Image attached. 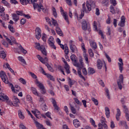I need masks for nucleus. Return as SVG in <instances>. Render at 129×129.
Returning <instances> with one entry per match:
<instances>
[{
    "label": "nucleus",
    "mask_w": 129,
    "mask_h": 129,
    "mask_svg": "<svg viewBox=\"0 0 129 129\" xmlns=\"http://www.w3.org/2000/svg\"><path fill=\"white\" fill-rule=\"evenodd\" d=\"M46 116L52 120V117H51V113L50 112H47L45 113Z\"/></svg>",
    "instance_id": "nucleus-61"
},
{
    "label": "nucleus",
    "mask_w": 129,
    "mask_h": 129,
    "mask_svg": "<svg viewBox=\"0 0 129 129\" xmlns=\"http://www.w3.org/2000/svg\"><path fill=\"white\" fill-rule=\"evenodd\" d=\"M46 21L50 25V26H52V23H51V20L48 17L45 18Z\"/></svg>",
    "instance_id": "nucleus-56"
},
{
    "label": "nucleus",
    "mask_w": 129,
    "mask_h": 129,
    "mask_svg": "<svg viewBox=\"0 0 129 129\" xmlns=\"http://www.w3.org/2000/svg\"><path fill=\"white\" fill-rule=\"evenodd\" d=\"M52 25H53V26H54V27H57L58 26V23H57V21H56V20L52 18Z\"/></svg>",
    "instance_id": "nucleus-49"
},
{
    "label": "nucleus",
    "mask_w": 129,
    "mask_h": 129,
    "mask_svg": "<svg viewBox=\"0 0 129 129\" xmlns=\"http://www.w3.org/2000/svg\"><path fill=\"white\" fill-rule=\"evenodd\" d=\"M18 116L20 119H25V115L23 114V112H22L21 110H19L18 111Z\"/></svg>",
    "instance_id": "nucleus-26"
},
{
    "label": "nucleus",
    "mask_w": 129,
    "mask_h": 129,
    "mask_svg": "<svg viewBox=\"0 0 129 129\" xmlns=\"http://www.w3.org/2000/svg\"><path fill=\"white\" fill-rule=\"evenodd\" d=\"M52 12H53V15L55 18H57V12H56V9L55 8H53L52 9Z\"/></svg>",
    "instance_id": "nucleus-55"
},
{
    "label": "nucleus",
    "mask_w": 129,
    "mask_h": 129,
    "mask_svg": "<svg viewBox=\"0 0 129 129\" xmlns=\"http://www.w3.org/2000/svg\"><path fill=\"white\" fill-rule=\"evenodd\" d=\"M83 56H84V58L86 61V64H89V61H88V54L85 53V54H84Z\"/></svg>",
    "instance_id": "nucleus-43"
},
{
    "label": "nucleus",
    "mask_w": 129,
    "mask_h": 129,
    "mask_svg": "<svg viewBox=\"0 0 129 129\" xmlns=\"http://www.w3.org/2000/svg\"><path fill=\"white\" fill-rule=\"evenodd\" d=\"M0 77L4 83L6 84H9L10 86L11 87L12 91H13V92H16V91H18V90L15 89L13 84L10 82V81H9V79H8V78L7 77V76L4 71H1L0 72Z\"/></svg>",
    "instance_id": "nucleus-1"
},
{
    "label": "nucleus",
    "mask_w": 129,
    "mask_h": 129,
    "mask_svg": "<svg viewBox=\"0 0 129 129\" xmlns=\"http://www.w3.org/2000/svg\"><path fill=\"white\" fill-rule=\"evenodd\" d=\"M0 57L2 59H5L6 57H7V54H6V52L5 51H1L0 52Z\"/></svg>",
    "instance_id": "nucleus-37"
},
{
    "label": "nucleus",
    "mask_w": 129,
    "mask_h": 129,
    "mask_svg": "<svg viewBox=\"0 0 129 129\" xmlns=\"http://www.w3.org/2000/svg\"><path fill=\"white\" fill-rule=\"evenodd\" d=\"M92 101L94 102V104H95V105H98V101L97 100V99L92 97Z\"/></svg>",
    "instance_id": "nucleus-52"
},
{
    "label": "nucleus",
    "mask_w": 129,
    "mask_h": 129,
    "mask_svg": "<svg viewBox=\"0 0 129 129\" xmlns=\"http://www.w3.org/2000/svg\"><path fill=\"white\" fill-rule=\"evenodd\" d=\"M90 45L92 49H93L94 50H95V49L97 48V45H96V43L94 42V41H90Z\"/></svg>",
    "instance_id": "nucleus-22"
},
{
    "label": "nucleus",
    "mask_w": 129,
    "mask_h": 129,
    "mask_svg": "<svg viewBox=\"0 0 129 129\" xmlns=\"http://www.w3.org/2000/svg\"><path fill=\"white\" fill-rule=\"evenodd\" d=\"M63 63H64V69H66V72L67 73V74H70V66H69V64L67 63V61H65V59L63 60Z\"/></svg>",
    "instance_id": "nucleus-15"
},
{
    "label": "nucleus",
    "mask_w": 129,
    "mask_h": 129,
    "mask_svg": "<svg viewBox=\"0 0 129 129\" xmlns=\"http://www.w3.org/2000/svg\"><path fill=\"white\" fill-rule=\"evenodd\" d=\"M89 74H94L95 73V70L92 68H89L88 69Z\"/></svg>",
    "instance_id": "nucleus-34"
},
{
    "label": "nucleus",
    "mask_w": 129,
    "mask_h": 129,
    "mask_svg": "<svg viewBox=\"0 0 129 129\" xmlns=\"http://www.w3.org/2000/svg\"><path fill=\"white\" fill-rule=\"evenodd\" d=\"M110 12L113 15H114L115 14V10L114 9V7H113L112 6H110Z\"/></svg>",
    "instance_id": "nucleus-48"
},
{
    "label": "nucleus",
    "mask_w": 129,
    "mask_h": 129,
    "mask_svg": "<svg viewBox=\"0 0 129 129\" xmlns=\"http://www.w3.org/2000/svg\"><path fill=\"white\" fill-rule=\"evenodd\" d=\"M38 97H40L39 101L40 102H41V103H42V104H44V103H45L44 101V98H43V97H42L40 95H39V96H38Z\"/></svg>",
    "instance_id": "nucleus-54"
},
{
    "label": "nucleus",
    "mask_w": 129,
    "mask_h": 129,
    "mask_svg": "<svg viewBox=\"0 0 129 129\" xmlns=\"http://www.w3.org/2000/svg\"><path fill=\"white\" fill-rule=\"evenodd\" d=\"M41 32L42 31L41 30V29L39 27H36L35 30V38H36L37 40H40L41 36Z\"/></svg>",
    "instance_id": "nucleus-13"
},
{
    "label": "nucleus",
    "mask_w": 129,
    "mask_h": 129,
    "mask_svg": "<svg viewBox=\"0 0 129 129\" xmlns=\"http://www.w3.org/2000/svg\"><path fill=\"white\" fill-rule=\"evenodd\" d=\"M30 90L32 92L33 94L36 95V96H40V95H39V93H38L37 89L32 87L30 89Z\"/></svg>",
    "instance_id": "nucleus-21"
},
{
    "label": "nucleus",
    "mask_w": 129,
    "mask_h": 129,
    "mask_svg": "<svg viewBox=\"0 0 129 129\" xmlns=\"http://www.w3.org/2000/svg\"><path fill=\"white\" fill-rule=\"evenodd\" d=\"M18 59L19 61H20V62H21L22 63H23L25 65L27 64V63L26 62V60H25V59L23 58V57L18 56Z\"/></svg>",
    "instance_id": "nucleus-38"
},
{
    "label": "nucleus",
    "mask_w": 129,
    "mask_h": 129,
    "mask_svg": "<svg viewBox=\"0 0 129 129\" xmlns=\"http://www.w3.org/2000/svg\"><path fill=\"white\" fill-rule=\"evenodd\" d=\"M70 106L72 113L75 114V113H76V109H75V108L74 107V106L72 105V104H71V103H70Z\"/></svg>",
    "instance_id": "nucleus-35"
},
{
    "label": "nucleus",
    "mask_w": 129,
    "mask_h": 129,
    "mask_svg": "<svg viewBox=\"0 0 129 129\" xmlns=\"http://www.w3.org/2000/svg\"><path fill=\"white\" fill-rule=\"evenodd\" d=\"M13 100H14L13 105L16 107L19 106V104L20 103V100H19V99L17 97H16V96H13Z\"/></svg>",
    "instance_id": "nucleus-18"
},
{
    "label": "nucleus",
    "mask_w": 129,
    "mask_h": 129,
    "mask_svg": "<svg viewBox=\"0 0 129 129\" xmlns=\"http://www.w3.org/2000/svg\"><path fill=\"white\" fill-rule=\"evenodd\" d=\"M88 53L90 55V57H91V58H93V57H94V53H93V51H92V49H89Z\"/></svg>",
    "instance_id": "nucleus-36"
},
{
    "label": "nucleus",
    "mask_w": 129,
    "mask_h": 129,
    "mask_svg": "<svg viewBox=\"0 0 129 129\" xmlns=\"http://www.w3.org/2000/svg\"><path fill=\"white\" fill-rule=\"evenodd\" d=\"M55 31L59 36H63V32H62V30H61L60 27H58V26H56Z\"/></svg>",
    "instance_id": "nucleus-24"
},
{
    "label": "nucleus",
    "mask_w": 129,
    "mask_h": 129,
    "mask_svg": "<svg viewBox=\"0 0 129 129\" xmlns=\"http://www.w3.org/2000/svg\"><path fill=\"white\" fill-rule=\"evenodd\" d=\"M0 97H2L3 99H5V100H9V98L6 94L0 93Z\"/></svg>",
    "instance_id": "nucleus-31"
},
{
    "label": "nucleus",
    "mask_w": 129,
    "mask_h": 129,
    "mask_svg": "<svg viewBox=\"0 0 129 129\" xmlns=\"http://www.w3.org/2000/svg\"><path fill=\"white\" fill-rule=\"evenodd\" d=\"M45 66L47 67L49 71H50V72H54V70H53V68L51 66H49V63H45Z\"/></svg>",
    "instance_id": "nucleus-41"
},
{
    "label": "nucleus",
    "mask_w": 129,
    "mask_h": 129,
    "mask_svg": "<svg viewBox=\"0 0 129 129\" xmlns=\"http://www.w3.org/2000/svg\"><path fill=\"white\" fill-rule=\"evenodd\" d=\"M64 53L66 54V58H67V57H68L67 56V55H68V54L69 53V50L68 49V47L67 46H64Z\"/></svg>",
    "instance_id": "nucleus-40"
},
{
    "label": "nucleus",
    "mask_w": 129,
    "mask_h": 129,
    "mask_svg": "<svg viewBox=\"0 0 129 129\" xmlns=\"http://www.w3.org/2000/svg\"><path fill=\"white\" fill-rule=\"evenodd\" d=\"M118 61L120 62L118 63L119 66V70L120 71V73H122V70H123V62H122V59L119 58Z\"/></svg>",
    "instance_id": "nucleus-16"
},
{
    "label": "nucleus",
    "mask_w": 129,
    "mask_h": 129,
    "mask_svg": "<svg viewBox=\"0 0 129 129\" xmlns=\"http://www.w3.org/2000/svg\"><path fill=\"white\" fill-rule=\"evenodd\" d=\"M82 69V72L84 75H87V70H86V68H83Z\"/></svg>",
    "instance_id": "nucleus-58"
},
{
    "label": "nucleus",
    "mask_w": 129,
    "mask_h": 129,
    "mask_svg": "<svg viewBox=\"0 0 129 129\" xmlns=\"http://www.w3.org/2000/svg\"><path fill=\"white\" fill-rule=\"evenodd\" d=\"M16 14L18 16H24V13L23 11H17Z\"/></svg>",
    "instance_id": "nucleus-62"
},
{
    "label": "nucleus",
    "mask_w": 129,
    "mask_h": 129,
    "mask_svg": "<svg viewBox=\"0 0 129 129\" xmlns=\"http://www.w3.org/2000/svg\"><path fill=\"white\" fill-rule=\"evenodd\" d=\"M36 83H37V84H38L37 85V86H38V87H39V88L40 89H42L45 88V87L44 86V85H43V84L40 83L39 81H37Z\"/></svg>",
    "instance_id": "nucleus-46"
},
{
    "label": "nucleus",
    "mask_w": 129,
    "mask_h": 129,
    "mask_svg": "<svg viewBox=\"0 0 129 129\" xmlns=\"http://www.w3.org/2000/svg\"><path fill=\"white\" fill-rule=\"evenodd\" d=\"M42 110L44 111H46V110H48V107H47V105H46V103H43L42 104Z\"/></svg>",
    "instance_id": "nucleus-50"
},
{
    "label": "nucleus",
    "mask_w": 129,
    "mask_h": 129,
    "mask_svg": "<svg viewBox=\"0 0 129 129\" xmlns=\"http://www.w3.org/2000/svg\"><path fill=\"white\" fill-rule=\"evenodd\" d=\"M82 29L84 31H86V30L90 31V25L87 23L86 20H83L82 22Z\"/></svg>",
    "instance_id": "nucleus-9"
},
{
    "label": "nucleus",
    "mask_w": 129,
    "mask_h": 129,
    "mask_svg": "<svg viewBox=\"0 0 129 129\" xmlns=\"http://www.w3.org/2000/svg\"><path fill=\"white\" fill-rule=\"evenodd\" d=\"M36 48L38 49L39 51H41L42 54L44 55V56H47V50H46V48H45V46L43 45H40V43L37 42L35 43Z\"/></svg>",
    "instance_id": "nucleus-5"
},
{
    "label": "nucleus",
    "mask_w": 129,
    "mask_h": 129,
    "mask_svg": "<svg viewBox=\"0 0 129 129\" xmlns=\"http://www.w3.org/2000/svg\"><path fill=\"white\" fill-rule=\"evenodd\" d=\"M48 43L51 49H54V50H56L57 47L54 44L55 40H54V37L50 36L48 40Z\"/></svg>",
    "instance_id": "nucleus-8"
},
{
    "label": "nucleus",
    "mask_w": 129,
    "mask_h": 129,
    "mask_svg": "<svg viewBox=\"0 0 129 129\" xmlns=\"http://www.w3.org/2000/svg\"><path fill=\"white\" fill-rule=\"evenodd\" d=\"M73 123L75 127H76L77 128H78V127H79L81 125V123H80V121H79V120L77 119H74L73 121Z\"/></svg>",
    "instance_id": "nucleus-17"
},
{
    "label": "nucleus",
    "mask_w": 129,
    "mask_h": 129,
    "mask_svg": "<svg viewBox=\"0 0 129 129\" xmlns=\"http://www.w3.org/2000/svg\"><path fill=\"white\" fill-rule=\"evenodd\" d=\"M86 7H85V4H83L82 5V11H81V19L82 18H83L84 17V12L86 13L87 14H88L91 12L92 9H91V5L90 3H88V1H87L86 2Z\"/></svg>",
    "instance_id": "nucleus-3"
},
{
    "label": "nucleus",
    "mask_w": 129,
    "mask_h": 129,
    "mask_svg": "<svg viewBox=\"0 0 129 129\" xmlns=\"http://www.w3.org/2000/svg\"><path fill=\"white\" fill-rule=\"evenodd\" d=\"M70 58H71V60L72 61L73 63V65H74V64H75V63L77 62V59H76V56L74 54H72L70 56Z\"/></svg>",
    "instance_id": "nucleus-29"
},
{
    "label": "nucleus",
    "mask_w": 129,
    "mask_h": 129,
    "mask_svg": "<svg viewBox=\"0 0 129 129\" xmlns=\"http://www.w3.org/2000/svg\"><path fill=\"white\" fill-rule=\"evenodd\" d=\"M0 16L2 17V19L4 21L9 20V15H6L5 13V8L3 6L0 7Z\"/></svg>",
    "instance_id": "nucleus-6"
},
{
    "label": "nucleus",
    "mask_w": 129,
    "mask_h": 129,
    "mask_svg": "<svg viewBox=\"0 0 129 129\" xmlns=\"http://www.w3.org/2000/svg\"><path fill=\"white\" fill-rule=\"evenodd\" d=\"M59 9L63 18L64 19L65 21H66L67 23L69 24V19L68 18V15H67V13L64 12V10H63V8H62V7H60Z\"/></svg>",
    "instance_id": "nucleus-11"
},
{
    "label": "nucleus",
    "mask_w": 129,
    "mask_h": 129,
    "mask_svg": "<svg viewBox=\"0 0 129 129\" xmlns=\"http://www.w3.org/2000/svg\"><path fill=\"white\" fill-rule=\"evenodd\" d=\"M117 82H120L123 83V75L122 74L120 75L119 77V79L117 81Z\"/></svg>",
    "instance_id": "nucleus-47"
},
{
    "label": "nucleus",
    "mask_w": 129,
    "mask_h": 129,
    "mask_svg": "<svg viewBox=\"0 0 129 129\" xmlns=\"http://www.w3.org/2000/svg\"><path fill=\"white\" fill-rule=\"evenodd\" d=\"M19 81L20 82H21V83H22V84H26V80H25V79H24L22 78H21L20 79H19Z\"/></svg>",
    "instance_id": "nucleus-60"
},
{
    "label": "nucleus",
    "mask_w": 129,
    "mask_h": 129,
    "mask_svg": "<svg viewBox=\"0 0 129 129\" xmlns=\"http://www.w3.org/2000/svg\"><path fill=\"white\" fill-rule=\"evenodd\" d=\"M40 71H41V73L42 74H43V75H45V76H46V77H47V78H48L50 80H52V81H55V79L54 78L53 76L51 75L50 74L46 73L45 71H44V69H43V68H41Z\"/></svg>",
    "instance_id": "nucleus-12"
},
{
    "label": "nucleus",
    "mask_w": 129,
    "mask_h": 129,
    "mask_svg": "<svg viewBox=\"0 0 129 129\" xmlns=\"http://www.w3.org/2000/svg\"><path fill=\"white\" fill-rule=\"evenodd\" d=\"M74 100H75V102L77 104H79V105H82V103H81L78 99L76 98H74Z\"/></svg>",
    "instance_id": "nucleus-53"
},
{
    "label": "nucleus",
    "mask_w": 129,
    "mask_h": 129,
    "mask_svg": "<svg viewBox=\"0 0 129 129\" xmlns=\"http://www.w3.org/2000/svg\"><path fill=\"white\" fill-rule=\"evenodd\" d=\"M10 1L11 4H13V5H17L19 4L18 1H17L16 0H10Z\"/></svg>",
    "instance_id": "nucleus-63"
},
{
    "label": "nucleus",
    "mask_w": 129,
    "mask_h": 129,
    "mask_svg": "<svg viewBox=\"0 0 129 129\" xmlns=\"http://www.w3.org/2000/svg\"><path fill=\"white\" fill-rule=\"evenodd\" d=\"M37 2V0H31V4H33V8L34 10H36V9H37L38 12H41V10H42V12L44 13L45 14L47 13L48 12V10L47 9H44V7L43 5H42V3L38 4H35Z\"/></svg>",
    "instance_id": "nucleus-2"
},
{
    "label": "nucleus",
    "mask_w": 129,
    "mask_h": 129,
    "mask_svg": "<svg viewBox=\"0 0 129 129\" xmlns=\"http://www.w3.org/2000/svg\"><path fill=\"white\" fill-rule=\"evenodd\" d=\"M8 29H9L10 32H11V33H15L16 32V30L12 25L9 24L8 25Z\"/></svg>",
    "instance_id": "nucleus-33"
},
{
    "label": "nucleus",
    "mask_w": 129,
    "mask_h": 129,
    "mask_svg": "<svg viewBox=\"0 0 129 129\" xmlns=\"http://www.w3.org/2000/svg\"><path fill=\"white\" fill-rule=\"evenodd\" d=\"M74 66H75L76 67H77L78 69V74L80 77V78H82V79H83L85 81V78L83 76H82V74L81 73V69H83L84 68V64H82V63H80L77 62H76L74 64Z\"/></svg>",
    "instance_id": "nucleus-4"
},
{
    "label": "nucleus",
    "mask_w": 129,
    "mask_h": 129,
    "mask_svg": "<svg viewBox=\"0 0 129 129\" xmlns=\"http://www.w3.org/2000/svg\"><path fill=\"white\" fill-rule=\"evenodd\" d=\"M103 64H104V65L105 66V68L106 70L107 68H106V64H105V62L102 61L101 60H100L99 59H98L97 60V67L98 69L100 70L102 68V67L103 66Z\"/></svg>",
    "instance_id": "nucleus-10"
},
{
    "label": "nucleus",
    "mask_w": 129,
    "mask_h": 129,
    "mask_svg": "<svg viewBox=\"0 0 129 129\" xmlns=\"http://www.w3.org/2000/svg\"><path fill=\"white\" fill-rule=\"evenodd\" d=\"M20 1L21 5H23L24 6L27 5L28 4H29V3H30V4H32V2H31L32 0H20Z\"/></svg>",
    "instance_id": "nucleus-27"
},
{
    "label": "nucleus",
    "mask_w": 129,
    "mask_h": 129,
    "mask_svg": "<svg viewBox=\"0 0 129 129\" xmlns=\"http://www.w3.org/2000/svg\"><path fill=\"white\" fill-rule=\"evenodd\" d=\"M106 95L108 99H110V96H109V90L108 89H105Z\"/></svg>",
    "instance_id": "nucleus-51"
},
{
    "label": "nucleus",
    "mask_w": 129,
    "mask_h": 129,
    "mask_svg": "<svg viewBox=\"0 0 129 129\" xmlns=\"http://www.w3.org/2000/svg\"><path fill=\"white\" fill-rule=\"evenodd\" d=\"M12 17L15 22H18V21L20 20V17H19V15H17L16 14H13Z\"/></svg>",
    "instance_id": "nucleus-30"
},
{
    "label": "nucleus",
    "mask_w": 129,
    "mask_h": 129,
    "mask_svg": "<svg viewBox=\"0 0 129 129\" xmlns=\"http://www.w3.org/2000/svg\"><path fill=\"white\" fill-rule=\"evenodd\" d=\"M37 57L38 58V59L39 60V61H40V62H41V63H42L43 64H45V60L44 59V58H43V57H41V56H40V55H37Z\"/></svg>",
    "instance_id": "nucleus-44"
},
{
    "label": "nucleus",
    "mask_w": 129,
    "mask_h": 129,
    "mask_svg": "<svg viewBox=\"0 0 129 129\" xmlns=\"http://www.w3.org/2000/svg\"><path fill=\"white\" fill-rule=\"evenodd\" d=\"M70 48L73 53H76L78 52V50L76 45H75V43L73 40H70L69 41Z\"/></svg>",
    "instance_id": "nucleus-7"
},
{
    "label": "nucleus",
    "mask_w": 129,
    "mask_h": 129,
    "mask_svg": "<svg viewBox=\"0 0 129 129\" xmlns=\"http://www.w3.org/2000/svg\"><path fill=\"white\" fill-rule=\"evenodd\" d=\"M105 115L107 118H109L110 116V111L108 107H105Z\"/></svg>",
    "instance_id": "nucleus-23"
},
{
    "label": "nucleus",
    "mask_w": 129,
    "mask_h": 129,
    "mask_svg": "<svg viewBox=\"0 0 129 129\" xmlns=\"http://www.w3.org/2000/svg\"><path fill=\"white\" fill-rule=\"evenodd\" d=\"M41 90V93L42 94H45L46 93V89L44 88H43L42 89H40Z\"/></svg>",
    "instance_id": "nucleus-64"
},
{
    "label": "nucleus",
    "mask_w": 129,
    "mask_h": 129,
    "mask_svg": "<svg viewBox=\"0 0 129 129\" xmlns=\"http://www.w3.org/2000/svg\"><path fill=\"white\" fill-rule=\"evenodd\" d=\"M119 125L120 126H124L126 129L128 128L127 125L126 124V122L124 121H120L119 123Z\"/></svg>",
    "instance_id": "nucleus-25"
},
{
    "label": "nucleus",
    "mask_w": 129,
    "mask_h": 129,
    "mask_svg": "<svg viewBox=\"0 0 129 129\" xmlns=\"http://www.w3.org/2000/svg\"><path fill=\"white\" fill-rule=\"evenodd\" d=\"M121 112H120V109L119 108L117 109V113L116 114V119L117 120H119V116H120Z\"/></svg>",
    "instance_id": "nucleus-28"
},
{
    "label": "nucleus",
    "mask_w": 129,
    "mask_h": 129,
    "mask_svg": "<svg viewBox=\"0 0 129 129\" xmlns=\"http://www.w3.org/2000/svg\"><path fill=\"white\" fill-rule=\"evenodd\" d=\"M42 39L43 42H46V41H47V35L45 34L42 35Z\"/></svg>",
    "instance_id": "nucleus-57"
},
{
    "label": "nucleus",
    "mask_w": 129,
    "mask_h": 129,
    "mask_svg": "<svg viewBox=\"0 0 129 129\" xmlns=\"http://www.w3.org/2000/svg\"><path fill=\"white\" fill-rule=\"evenodd\" d=\"M90 121L92 125H93L95 127H97V125L95 124V121L92 118H90Z\"/></svg>",
    "instance_id": "nucleus-42"
},
{
    "label": "nucleus",
    "mask_w": 129,
    "mask_h": 129,
    "mask_svg": "<svg viewBox=\"0 0 129 129\" xmlns=\"http://www.w3.org/2000/svg\"><path fill=\"white\" fill-rule=\"evenodd\" d=\"M101 4L102 5H103V6L107 7L108 6H109V1L103 0V1H102Z\"/></svg>",
    "instance_id": "nucleus-32"
},
{
    "label": "nucleus",
    "mask_w": 129,
    "mask_h": 129,
    "mask_svg": "<svg viewBox=\"0 0 129 129\" xmlns=\"http://www.w3.org/2000/svg\"><path fill=\"white\" fill-rule=\"evenodd\" d=\"M101 125L103 126L104 129H107L108 127L107 126V124H106V119L103 116L101 117V119L100 120Z\"/></svg>",
    "instance_id": "nucleus-14"
},
{
    "label": "nucleus",
    "mask_w": 129,
    "mask_h": 129,
    "mask_svg": "<svg viewBox=\"0 0 129 129\" xmlns=\"http://www.w3.org/2000/svg\"><path fill=\"white\" fill-rule=\"evenodd\" d=\"M19 48L20 50H21V51L22 52L23 54H27V50L24 49V48H23V46H22L21 45H20V46H19Z\"/></svg>",
    "instance_id": "nucleus-45"
},
{
    "label": "nucleus",
    "mask_w": 129,
    "mask_h": 129,
    "mask_svg": "<svg viewBox=\"0 0 129 129\" xmlns=\"http://www.w3.org/2000/svg\"><path fill=\"white\" fill-rule=\"evenodd\" d=\"M52 104L53 106V107H54V109L56 110L57 112L59 111L60 108L57 105V102H56V100L55 99H52Z\"/></svg>",
    "instance_id": "nucleus-20"
},
{
    "label": "nucleus",
    "mask_w": 129,
    "mask_h": 129,
    "mask_svg": "<svg viewBox=\"0 0 129 129\" xmlns=\"http://www.w3.org/2000/svg\"><path fill=\"white\" fill-rule=\"evenodd\" d=\"M95 15L96 16H99V15H100V11L99 10V9L96 8Z\"/></svg>",
    "instance_id": "nucleus-59"
},
{
    "label": "nucleus",
    "mask_w": 129,
    "mask_h": 129,
    "mask_svg": "<svg viewBox=\"0 0 129 129\" xmlns=\"http://www.w3.org/2000/svg\"><path fill=\"white\" fill-rule=\"evenodd\" d=\"M125 24V17L124 16H122L121 17V20L118 23V26H119L120 27H124Z\"/></svg>",
    "instance_id": "nucleus-19"
},
{
    "label": "nucleus",
    "mask_w": 129,
    "mask_h": 129,
    "mask_svg": "<svg viewBox=\"0 0 129 129\" xmlns=\"http://www.w3.org/2000/svg\"><path fill=\"white\" fill-rule=\"evenodd\" d=\"M35 124L36 125V126L37 127H38V128H43V125L39 123L37 121H35Z\"/></svg>",
    "instance_id": "nucleus-39"
}]
</instances>
